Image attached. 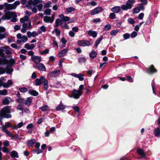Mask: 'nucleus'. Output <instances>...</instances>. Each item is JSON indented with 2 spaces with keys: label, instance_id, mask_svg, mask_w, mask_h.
<instances>
[{
  "label": "nucleus",
  "instance_id": "nucleus-1",
  "mask_svg": "<svg viewBox=\"0 0 160 160\" xmlns=\"http://www.w3.org/2000/svg\"><path fill=\"white\" fill-rule=\"evenodd\" d=\"M59 17L61 19H58L55 21V27H58L61 24L62 21L65 22L69 21V23L73 22L75 21L74 18L70 20V18L68 16L65 17L62 14H60L59 15Z\"/></svg>",
  "mask_w": 160,
  "mask_h": 160
},
{
  "label": "nucleus",
  "instance_id": "nucleus-2",
  "mask_svg": "<svg viewBox=\"0 0 160 160\" xmlns=\"http://www.w3.org/2000/svg\"><path fill=\"white\" fill-rule=\"evenodd\" d=\"M17 15L15 12H9L3 15L2 19L3 20L11 19V22H15L17 21Z\"/></svg>",
  "mask_w": 160,
  "mask_h": 160
},
{
  "label": "nucleus",
  "instance_id": "nucleus-3",
  "mask_svg": "<svg viewBox=\"0 0 160 160\" xmlns=\"http://www.w3.org/2000/svg\"><path fill=\"white\" fill-rule=\"evenodd\" d=\"M20 4V2L19 1H15L13 4H9L7 3H4L6 9L7 10H10L15 9L17 6Z\"/></svg>",
  "mask_w": 160,
  "mask_h": 160
},
{
  "label": "nucleus",
  "instance_id": "nucleus-4",
  "mask_svg": "<svg viewBox=\"0 0 160 160\" xmlns=\"http://www.w3.org/2000/svg\"><path fill=\"white\" fill-rule=\"evenodd\" d=\"M134 2V0H129L127 2L125 5H123L121 6V8L124 10L130 9L132 8Z\"/></svg>",
  "mask_w": 160,
  "mask_h": 160
},
{
  "label": "nucleus",
  "instance_id": "nucleus-5",
  "mask_svg": "<svg viewBox=\"0 0 160 160\" xmlns=\"http://www.w3.org/2000/svg\"><path fill=\"white\" fill-rule=\"evenodd\" d=\"M82 94V92L81 91H79L76 89H74L71 94L72 97L74 98L78 99L80 96H81Z\"/></svg>",
  "mask_w": 160,
  "mask_h": 160
},
{
  "label": "nucleus",
  "instance_id": "nucleus-6",
  "mask_svg": "<svg viewBox=\"0 0 160 160\" xmlns=\"http://www.w3.org/2000/svg\"><path fill=\"white\" fill-rule=\"evenodd\" d=\"M39 0H29L26 6V7L28 9H31V7L36 6Z\"/></svg>",
  "mask_w": 160,
  "mask_h": 160
},
{
  "label": "nucleus",
  "instance_id": "nucleus-7",
  "mask_svg": "<svg viewBox=\"0 0 160 160\" xmlns=\"http://www.w3.org/2000/svg\"><path fill=\"white\" fill-rule=\"evenodd\" d=\"M77 44L78 46L82 47L88 46L91 45L90 42L88 41L84 40H78Z\"/></svg>",
  "mask_w": 160,
  "mask_h": 160
},
{
  "label": "nucleus",
  "instance_id": "nucleus-8",
  "mask_svg": "<svg viewBox=\"0 0 160 160\" xmlns=\"http://www.w3.org/2000/svg\"><path fill=\"white\" fill-rule=\"evenodd\" d=\"M146 70L147 73L149 74L155 73L157 71L153 65H151L148 68H147Z\"/></svg>",
  "mask_w": 160,
  "mask_h": 160
},
{
  "label": "nucleus",
  "instance_id": "nucleus-9",
  "mask_svg": "<svg viewBox=\"0 0 160 160\" xmlns=\"http://www.w3.org/2000/svg\"><path fill=\"white\" fill-rule=\"evenodd\" d=\"M20 22L22 23H25L26 22H28V28H31V24L29 20V18L27 16H24L23 18H21L20 19Z\"/></svg>",
  "mask_w": 160,
  "mask_h": 160
},
{
  "label": "nucleus",
  "instance_id": "nucleus-10",
  "mask_svg": "<svg viewBox=\"0 0 160 160\" xmlns=\"http://www.w3.org/2000/svg\"><path fill=\"white\" fill-rule=\"evenodd\" d=\"M54 16L55 14H53L52 15L51 18L49 17L45 16L44 18V21L45 22L47 23H52L53 21Z\"/></svg>",
  "mask_w": 160,
  "mask_h": 160
},
{
  "label": "nucleus",
  "instance_id": "nucleus-11",
  "mask_svg": "<svg viewBox=\"0 0 160 160\" xmlns=\"http://www.w3.org/2000/svg\"><path fill=\"white\" fill-rule=\"evenodd\" d=\"M46 78L43 76L40 77V78H37L35 80V84L36 86H39L43 83Z\"/></svg>",
  "mask_w": 160,
  "mask_h": 160
},
{
  "label": "nucleus",
  "instance_id": "nucleus-12",
  "mask_svg": "<svg viewBox=\"0 0 160 160\" xmlns=\"http://www.w3.org/2000/svg\"><path fill=\"white\" fill-rule=\"evenodd\" d=\"M31 59L36 64V65L38 64L42 61L41 57L38 56H34L31 57Z\"/></svg>",
  "mask_w": 160,
  "mask_h": 160
},
{
  "label": "nucleus",
  "instance_id": "nucleus-13",
  "mask_svg": "<svg viewBox=\"0 0 160 160\" xmlns=\"http://www.w3.org/2000/svg\"><path fill=\"white\" fill-rule=\"evenodd\" d=\"M102 10L101 7H98L93 9L91 12V14L94 15L100 12Z\"/></svg>",
  "mask_w": 160,
  "mask_h": 160
},
{
  "label": "nucleus",
  "instance_id": "nucleus-14",
  "mask_svg": "<svg viewBox=\"0 0 160 160\" xmlns=\"http://www.w3.org/2000/svg\"><path fill=\"white\" fill-rule=\"evenodd\" d=\"M36 68L38 70L45 71L46 69L44 65L42 63H39L36 65Z\"/></svg>",
  "mask_w": 160,
  "mask_h": 160
},
{
  "label": "nucleus",
  "instance_id": "nucleus-15",
  "mask_svg": "<svg viewBox=\"0 0 160 160\" xmlns=\"http://www.w3.org/2000/svg\"><path fill=\"white\" fill-rule=\"evenodd\" d=\"M6 62H7V66L11 68L13 66V65L15 63V60L13 58H11L10 60L7 59Z\"/></svg>",
  "mask_w": 160,
  "mask_h": 160
},
{
  "label": "nucleus",
  "instance_id": "nucleus-16",
  "mask_svg": "<svg viewBox=\"0 0 160 160\" xmlns=\"http://www.w3.org/2000/svg\"><path fill=\"white\" fill-rule=\"evenodd\" d=\"M10 107L7 106L3 108L0 111V113H10L11 112Z\"/></svg>",
  "mask_w": 160,
  "mask_h": 160
},
{
  "label": "nucleus",
  "instance_id": "nucleus-17",
  "mask_svg": "<svg viewBox=\"0 0 160 160\" xmlns=\"http://www.w3.org/2000/svg\"><path fill=\"white\" fill-rule=\"evenodd\" d=\"M32 98L31 97H29L27 98L26 100H25L23 102V104L27 106H29L31 105L32 102Z\"/></svg>",
  "mask_w": 160,
  "mask_h": 160
},
{
  "label": "nucleus",
  "instance_id": "nucleus-18",
  "mask_svg": "<svg viewBox=\"0 0 160 160\" xmlns=\"http://www.w3.org/2000/svg\"><path fill=\"white\" fill-rule=\"evenodd\" d=\"M0 117H1V118H9L12 117V115L9 113L2 112L0 113Z\"/></svg>",
  "mask_w": 160,
  "mask_h": 160
},
{
  "label": "nucleus",
  "instance_id": "nucleus-19",
  "mask_svg": "<svg viewBox=\"0 0 160 160\" xmlns=\"http://www.w3.org/2000/svg\"><path fill=\"white\" fill-rule=\"evenodd\" d=\"M65 108V106L62 103H61L59 105L56 107L55 110L57 111L63 110H64Z\"/></svg>",
  "mask_w": 160,
  "mask_h": 160
},
{
  "label": "nucleus",
  "instance_id": "nucleus-20",
  "mask_svg": "<svg viewBox=\"0 0 160 160\" xmlns=\"http://www.w3.org/2000/svg\"><path fill=\"white\" fill-rule=\"evenodd\" d=\"M137 153L141 156L142 157L144 158L145 157L146 154L144 152L143 150L141 148H138L137 150Z\"/></svg>",
  "mask_w": 160,
  "mask_h": 160
},
{
  "label": "nucleus",
  "instance_id": "nucleus-21",
  "mask_svg": "<svg viewBox=\"0 0 160 160\" xmlns=\"http://www.w3.org/2000/svg\"><path fill=\"white\" fill-rule=\"evenodd\" d=\"M6 51V48L4 47H0V56L2 58H4L5 56V53L3 52H5Z\"/></svg>",
  "mask_w": 160,
  "mask_h": 160
},
{
  "label": "nucleus",
  "instance_id": "nucleus-22",
  "mask_svg": "<svg viewBox=\"0 0 160 160\" xmlns=\"http://www.w3.org/2000/svg\"><path fill=\"white\" fill-rule=\"evenodd\" d=\"M35 47L34 44H31L30 45L28 43H26L24 45V48L28 50H32Z\"/></svg>",
  "mask_w": 160,
  "mask_h": 160
},
{
  "label": "nucleus",
  "instance_id": "nucleus-23",
  "mask_svg": "<svg viewBox=\"0 0 160 160\" xmlns=\"http://www.w3.org/2000/svg\"><path fill=\"white\" fill-rule=\"evenodd\" d=\"M97 53L94 50H92L89 53V56L90 58L94 59L97 57Z\"/></svg>",
  "mask_w": 160,
  "mask_h": 160
},
{
  "label": "nucleus",
  "instance_id": "nucleus-24",
  "mask_svg": "<svg viewBox=\"0 0 160 160\" xmlns=\"http://www.w3.org/2000/svg\"><path fill=\"white\" fill-rule=\"evenodd\" d=\"M112 11L114 13L119 12L121 10V7L119 6H116L112 8Z\"/></svg>",
  "mask_w": 160,
  "mask_h": 160
},
{
  "label": "nucleus",
  "instance_id": "nucleus-25",
  "mask_svg": "<svg viewBox=\"0 0 160 160\" xmlns=\"http://www.w3.org/2000/svg\"><path fill=\"white\" fill-rule=\"evenodd\" d=\"M10 156L12 158H18L19 156L17 152L15 150L12 151L11 153Z\"/></svg>",
  "mask_w": 160,
  "mask_h": 160
},
{
  "label": "nucleus",
  "instance_id": "nucleus-26",
  "mask_svg": "<svg viewBox=\"0 0 160 160\" xmlns=\"http://www.w3.org/2000/svg\"><path fill=\"white\" fill-rule=\"evenodd\" d=\"M42 83L43 84V88L46 91H47L48 88V80L45 79L44 81H43Z\"/></svg>",
  "mask_w": 160,
  "mask_h": 160
},
{
  "label": "nucleus",
  "instance_id": "nucleus-27",
  "mask_svg": "<svg viewBox=\"0 0 160 160\" xmlns=\"http://www.w3.org/2000/svg\"><path fill=\"white\" fill-rule=\"evenodd\" d=\"M36 142L35 140L34 139H32L28 141L27 144L28 147H31Z\"/></svg>",
  "mask_w": 160,
  "mask_h": 160
},
{
  "label": "nucleus",
  "instance_id": "nucleus-28",
  "mask_svg": "<svg viewBox=\"0 0 160 160\" xmlns=\"http://www.w3.org/2000/svg\"><path fill=\"white\" fill-rule=\"evenodd\" d=\"M28 93L34 96H37L38 95V93L34 90H29Z\"/></svg>",
  "mask_w": 160,
  "mask_h": 160
},
{
  "label": "nucleus",
  "instance_id": "nucleus-29",
  "mask_svg": "<svg viewBox=\"0 0 160 160\" xmlns=\"http://www.w3.org/2000/svg\"><path fill=\"white\" fill-rule=\"evenodd\" d=\"M88 34L90 36H92L94 38L96 37L97 36V33L95 31H88Z\"/></svg>",
  "mask_w": 160,
  "mask_h": 160
},
{
  "label": "nucleus",
  "instance_id": "nucleus-30",
  "mask_svg": "<svg viewBox=\"0 0 160 160\" xmlns=\"http://www.w3.org/2000/svg\"><path fill=\"white\" fill-rule=\"evenodd\" d=\"M39 2L37 4V7L39 11H41L42 10L43 7L42 2V0H39Z\"/></svg>",
  "mask_w": 160,
  "mask_h": 160
},
{
  "label": "nucleus",
  "instance_id": "nucleus-31",
  "mask_svg": "<svg viewBox=\"0 0 160 160\" xmlns=\"http://www.w3.org/2000/svg\"><path fill=\"white\" fill-rule=\"evenodd\" d=\"M8 98L11 99L10 97H8L7 98H6L3 100L2 103L3 105H8L10 101Z\"/></svg>",
  "mask_w": 160,
  "mask_h": 160
},
{
  "label": "nucleus",
  "instance_id": "nucleus-32",
  "mask_svg": "<svg viewBox=\"0 0 160 160\" xmlns=\"http://www.w3.org/2000/svg\"><path fill=\"white\" fill-rule=\"evenodd\" d=\"M154 133L157 137H160V129L159 128H156L154 131Z\"/></svg>",
  "mask_w": 160,
  "mask_h": 160
},
{
  "label": "nucleus",
  "instance_id": "nucleus-33",
  "mask_svg": "<svg viewBox=\"0 0 160 160\" xmlns=\"http://www.w3.org/2000/svg\"><path fill=\"white\" fill-rule=\"evenodd\" d=\"M103 38L102 36H101L99 38L97 39L95 42L94 46L96 48L97 47L98 44H99L101 41H102Z\"/></svg>",
  "mask_w": 160,
  "mask_h": 160
},
{
  "label": "nucleus",
  "instance_id": "nucleus-34",
  "mask_svg": "<svg viewBox=\"0 0 160 160\" xmlns=\"http://www.w3.org/2000/svg\"><path fill=\"white\" fill-rule=\"evenodd\" d=\"M87 61V59L85 57L79 58L78 59V62L79 63L85 62Z\"/></svg>",
  "mask_w": 160,
  "mask_h": 160
},
{
  "label": "nucleus",
  "instance_id": "nucleus-35",
  "mask_svg": "<svg viewBox=\"0 0 160 160\" xmlns=\"http://www.w3.org/2000/svg\"><path fill=\"white\" fill-rule=\"evenodd\" d=\"M48 108H49L48 106L47 105H45L42 107H40L39 109L41 110L42 111L45 112L47 111Z\"/></svg>",
  "mask_w": 160,
  "mask_h": 160
},
{
  "label": "nucleus",
  "instance_id": "nucleus-36",
  "mask_svg": "<svg viewBox=\"0 0 160 160\" xmlns=\"http://www.w3.org/2000/svg\"><path fill=\"white\" fill-rule=\"evenodd\" d=\"M5 71V72H6L7 73L10 74L13 71V69H12L9 67L7 66Z\"/></svg>",
  "mask_w": 160,
  "mask_h": 160
},
{
  "label": "nucleus",
  "instance_id": "nucleus-37",
  "mask_svg": "<svg viewBox=\"0 0 160 160\" xmlns=\"http://www.w3.org/2000/svg\"><path fill=\"white\" fill-rule=\"evenodd\" d=\"M2 59L0 58V65L2 64H6V62L7 60V57H5L4 58H2Z\"/></svg>",
  "mask_w": 160,
  "mask_h": 160
},
{
  "label": "nucleus",
  "instance_id": "nucleus-38",
  "mask_svg": "<svg viewBox=\"0 0 160 160\" xmlns=\"http://www.w3.org/2000/svg\"><path fill=\"white\" fill-rule=\"evenodd\" d=\"M75 10V8L72 7L68 8L66 9V13L67 14H68L69 13L74 11Z\"/></svg>",
  "mask_w": 160,
  "mask_h": 160
},
{
  "label": "nucleus",
  "instance_id": "nucleus-39",
  "mask_svg": "<svg viewBox=\"0 0 160 160\" xmlns=\"http://www.w3.org/2000/svg\"><path fill=\"white\" fill-rule=\"evenodd\" d=\"M19 90L21 92L24 93L27 92L28 89L26 87H23L19 88Z\"/></svg>",
  "mask_w": 160,
  "mask_h": 160
},
{
  "label": "nucleus",
  "instance_id": "nucleus-40",
  "mask_svg": "<svg viewBox=\"0 0 160 160\" xmlns=\"http://www.w3.org/2000/svg\"><path fill=\"white\" fill-rule=\"evenodd\" d=\"M16 100L18 103H22L23 104L25 99L23 98L20 97L16 99Z\"/></svg>",
  "mask_w": 160,
  "mask_h": 160
},
{
  "label": "nucleus",
  "instance_id": "nucleus-41",
  "mask_svg": "<svg viewBox=\"0 0 160 160\" xmlns=\"http://www.w3.org/2000/svg\"><path fill=\"white\" fill-rule=\"evenodd\" d=\"M33 152H35L37 154H39V153H42L43 152V151L41 149H40L38 148V149H34L32 150Z\"/></svg>",
  "mask_w": 160,
  "mask_h": 160
},
{
  "label": "nucleus",
  "instance_id": "nucleus-42",
  "mask_svg": "<svg viewBox=\"0 0 160 160\" xmlns=\"http://www.w3.org/2000/svg\"><path fill=\"white\" fill-rule=\"evenodd\" d=\"M60 72L59 70L58 69L50 73V75L51 76H53L56 75V74H58Z\"/></svg>",
  "mask_w": 160,
  "mask_h": 160
},
{
  "label": "nucleus",
  "instance_id": "nucleus-43",
  "mask_svg": "<svg viewBox=\"0 0 160 160\" xmlns=\"http://www.w3.org/2000/svg\"><path fill=\"white\" fill-rule=\"evenodd\" d=\"M60 26L62 27L63 28L65 29H69V27L65 23H63L62 22L60 24Z\"/></svg>",
  "mask_w": 160,
  "mask_h": 160
},
{
  "label": "nucleus",
  "instance_id": "nucleus-44",
  "mask_svg": "<svg viewBox=\"0 0 160 160\" xmlns=\"http://www.w3.org/2000/svg\"><path fill=\"white\" fill-rule=\"evenodd\" d=\"M7 35L8 33L6 32H4L3 34L0 33V39H2L5 38Z\"/></svg>",
  "mask_w": 160,
  "mask_h": 160
},
{
  "label": "nucleus",
  "instance_id": "nucleus-45",
  "mask_svg": "<svg viewBox=\"0 0 160 160\" xmlns=\"http://www.w3.org/2000/svg\"><path fill=\"white\" fill-rule=\"evenodd\" d=\"M61 42L63 44V45L62 47H65V45L66 44V43L67 42V41L65 39V38H62L61 39Z\"/></svg>",
  "mask_w": 160,
  "mask_h": 160
},
{
  "label": "nucleus",
  "instance_id": "nucleus-46",
  "mask_svg": "<svg viewBox=\"0 0 160 160\" xmlns=\"http://www.w3.org/2000/svg\"><path fill=\"white\" fill-rule=\"evenodd\" d=\"M130 34L128 33H126L123 35V37L124 39H127L130 37Z\"/></svg>",
  "mask_w": 160,
  "mask_h": 160
},
{
  "label": "nucleus",
  "instance_id": "nucleus-47",
  "mask_svg": "<svg viewBox=\"0 0 160 160\" xmlns=\"http://www.w3.org/2000/svg\"><path fill=\"white\" fill-rule=\"evenodd\" d=\"M49 50L47 48L43 50V51L42 52H40V54L41 55H42L43 54H47L49 53Z\"/></svg>",
  "mask_w": 160,
  "mask_h": 160
},
{
  "label": "nucleus",
  "instance_id": "nucleus-48",
  "mask_svg": "<svg viewBox=\"0 0 160 160\" xmlns=\"http://www.w3.org/2000/svg\"><path fill=\"white\" fill-rule=\"evenodd\" d=\"M51 10L50 9H47L44 11V14L47 15H49L51 14Z\"/></svg>",
  "mask_w": 160,
  "mask_h": 160
},
{
  "label": "nucleus",
  "instance_id": "nucleus-49",
  "mask_svg": "<svg viewBox=\"0 0 160 160\" xmlns=\"http://www.w3.org/2000/svg\"><path fill=\"white\" fill-rule=\"evenodd\" d=\"M126 77L127 78L126 80L128 81L132 82H133V79L132 77L129 76H127Z\"/></svg>",
  "mask_w": 160,
  "mask_h": 160
},
{
  "label": "nucleus",
  "instance_id": "nucleus-50",
  "mask_svg": "<svg viewBox=\"0 0 160 160\" xmlns=\"http://www.w3.org/2000/svg\"><path fill=\"white\" fill-rule=\"evenodd\" d=\"M83 74H79L77 78L79 79L80 81H82L84 79V78L83 77Z\"/></svg>",
  "mask_w": 160,
  "mask_h": 160
},
{
  "label": "nucleus",
  "instance_id": "nucleus-51",
  "mask_svg": "<svg viewBox=\"0 0 160 160\" xmlns=\"http://www.w3.org/2000/svg\"><path fill=\"white\" fill-rule=\"evenodd\" d=\"M128 23L131 24H133L135 22V21L134 20L133 18H128Z\"/></svg>",
  "mask_w": 160,
  "mask_h": 160
},
{
  "label": "nucleus",
  "instance_id": "nucleus-52",
  "mask_svg": "<svg viewBox=\"0 0 160 160\" xmlns=\"http://www.w3.org/2000/svg\"><path fill=\"white\" fill-rule=\"evenodd\" d=\"M28 22L24 23L22 24V27L24 29H30L31 28H28Z\"/></svg>",
  "mask_w": 160,
  "mask_h": 160
},
{
  "label": "nucleus",
  "instance_id": "nucleus-53",
  "mask_svg": "<svg viewBox=\"0 0 160 160\" xmlns=\"http://www.w3.org/2000/svg\"><path fill=\"white\" fill-rule=\"evenodd\" d=\"M137 35V33L135 31H133L131 34V37L132 38H133Z\"/></svg>",
  "mask_w": 160,
  "mask_h": 160
},
{
  "label": "nucleus",
  "instance_id": "nucleus-54",
  "mask_svg": "<svg viewBox=\"0 0 160 160\" xmlns=\"http://www.w3.org/2000/svg\"><path fill=\"white\" fill-rule=\"evenodd\" d=\"M2 151L4 152L8 153L9 152V150L5 147H3L2 148Z\"/></svg>",
  "mask_w": 160,
  "mask_h": 160
},
{
  "label": "nucleus",
  "instance_id": "nucleus-55",
  "mask_svg": "<svg viewBox=\"0 0 160 160\" xmlns=\"http://www.w3.org/2000/svg\"><path fill=\"white\" fill-rule=\"evenodd\" d=\"M118 31H111L110 32V34L112 36H115L118 33Z\"/></svg>",
  "mask_w": 160,
  "mask_h": 160
},
{
  "label": "nucleus",
  "instance_id": "nucleus-56",
  "mask_svg": "<svg viewBox=\"0 0 160 160\" xmlns=\"http://www.w3.org/2000/svg\"><path fill=\"white\" fill-rule=\"evenodd\" d=\"M22 42H26L28 40V39L27 37L25 35H23L22 36Z\"/></svg>",
  "mask_w": 160,
  "mask_h": 160
},
{
  "label": "nucleus",
  "instance_id": "nucleus-57",
  "mask_svg": "<svg viewBox=\"0 0 160 160\" xmlns=\"http://www.w3.org/2000/svg\"><path fill=\"white\" fill-rule=\"evenodd\" d=\"M140 11V9L139 8H135L133 9V12L134 13H138Z\"/></svg>",
  "mask_w": 160,
  "mask_h": 160
},
{
  "label": "nucleus",
  "instance_id": "nucleus-58",
  "mask_svg": "<svg viewBox=\"0 0 160 160\" xmlns=\"http://www.w3.org/2000/svg\"><path fill=\"white\" fill-rule=\"evenodd\" d=\"M111 26L110 24H108L106 25L104 27V30H109L110 29Z\"/></svg>",
  "mask_w": 160,
  "mask_h": 160
},
{
  "label": "nucleus",
  "instance_id": "nucleus-59",
  "mask_svg": "<svg viewBox=\"0 0 160 160\" xmlns=\"http://www.w3.org/2000/svg\"><path fill=\"white\" fill-rule=\"evenodd\" d=\"M92 21L93 22L95 23H97L101 22V20L99 18L94 19Z\"/></svg>",
  "mask_w": 160,
  "mask_h": 160
},
{
  "label": "nucleus",
  "instance_id": "nucleus-60",
  "mask_svg": "<svg viewBox=\"0 0 160 160\" xmlns=\"http://www.w3.org/2000/svg\"><path fill=\"white\" fill-rule=\"evenodd\" d=\"M3 144L4 146V147H8L9 145V142L8 140L4 141Z\"/></svg>",
  "mask_w": 160,
  "mask_h": 160
},
{
  "label": "nucleus",
  "instance_id": "nucleus-61",
  "mask_svg": "<svg viewBox=\"0 0 160 160\" xmlns=\"http://www.w3.org/2000/svg\"><path fill=\"white\" fill-rule=\"evenodd\" d=\"M51 4L50 2L48 1V2L46 3L44 5V6L45 8H48L50 7V5Z\"/></svg>",
  "mask_w": 160,
  "mask_h": 160
},
{
  "label": "nucleus",
  "instance_id": "nucleus-62",
  "mask_svg": "<svg viewBox=\"0 0 160 160\" xmlns=\"http://www.w3.org/2000/svg\"><path fill=\"white\" fill-rule=\"evenodd\" d=\"M68 49L66 48L61 51V52L64 55H65L68 52Z\"/></svg>",
  "mask_w": 160,
  "mask_h": 160
},
{
  "label": "nucleus",
  "instance_id": "nucleus-63",
  "mask_svg": "<svg viewBox=\"0 0 160 160\" xmlns=\"http://www.w3.org/2000/svg\"><path fill=\"white\" fill-rule=\"evenodd\" d=\"M44 118H40L37 121V124H41L44 120Z\"/></svg>",
  "mask_w": 160,
  "mask_h": 160
},
{
  "label": "nucleus",
  "instance_id": "nucleus-64",
  "mask_svg": "<svg viewBox=\"0 0 160 160\" xmlns=\"http://www.w3.org/2000/svg\"><path fill=\"white\" fill-rule=\"evenodd\" d=\"M20 58L22 60H25L27 58V57L26 56L22 54H20Z\"/></svg>",
  "mask_w": 160,
  "mask_h": 160
}]
</instances>
